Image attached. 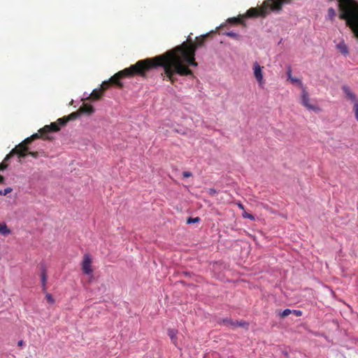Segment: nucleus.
I'll return each mask as SVG.
<instances>
[{
  "mask_svg": "<svg viewBox=\"0 0 358 358\" xmlns=\"http://www.w3.org/2000/svg\"><path fill=\"white\" fill-rule=\"evenodd\" d=\"M206 38V36L196 37L195 42H193L189 36L187 41L180 45L162 55L147 58L145 62L155 69L163 67L164 72L162 76L164 79L166 78L172 84L177 81L176 74L180 76H194L193 71L189 67L198 66L195 60V52L197 48L203 45Z\"/></svg>",
  "mask_w": 358,
  "mask_h": 358,
  "instance_id": "nucleus-1",
  "label": "nucleus"
},
{
  "mask_svg": "<svg viewBox=\"0 0 358 358\" xmlns=\"http://www.w3.org/2000/svg\"><path fill=\"white\" fill-rule=\"evenodd\" d=\"M146 61L147 59L139 60L135 64L131 65L129 67L118 71L111 76L108 80L103 81L101 85L100 90H102V92H104L111 84H114L118 87L122 88L123 87V84L120 82V80L126 77L131 78L135 76H138L145 78L147 72L155 69L154 66H150L148 63L145 62Z\"/></svg>",
  "mask_w": 358,
  "mask_h": 358,
  "instance_id": "nucleus-2",
  "label": "nucleus"
},
{
  "mask_svg": "<svg viewBox=\"0 0 358 358\" xmlns=\"http://www.w3.org/2000/svg\"><path fill=\"white\" fill-rule=\"evenodd\" d=\"M94 112L92 106L90 104H84L76 112L71 113L68 116L59 118L56 122H52L49 125H45L38 130L41 138L43 140H51V138L48 135L50 132L59 131L62 127H64L70 120H74L78 118L82 113L91 115Z\"/></svg>",
  "mask_w": 358,
  "mask_h": 358,
  "instance_id": "nucleus-3",
  "label": "nucleus"
},
{
  "mask_svg": "<svg viewBox=\"0 0 358 358\" xmlns=\"http://www.w3.org/2000/svg\"><path fill=\"white\" fill-rule=\"evenodd\" d=\"M41 138V134L38 133L32 134L31 136L25 138L22 143L13 148L10 152L6 155L3 161L0 164V171L7 168L6 162L14 155H17L20 158H24L27 156L26 152L28 150V145L36 139Z\"/></svg>",
  "mask_w": 358,
  "mask_h": 358,
  "instance_id": "nucleus-4",
  "label": "nucleus"
},
{
  "mask_svg": "<svg viewBox=\"0 0 358 358\" xmlns=\"http://www.w3.org/2000/svg\"><path fill=\"white\" fill-rule=\"evenodd\" d=\"M270 6H266V0L264 1L262 6L259 8H250L247 10L245 15H243L242 17L250 18V17H266L269 11Z\"/></svg>",
  "mask_w": 358,
  "mask_h": 358,
  "instance_id": "nucleus-5",
  "label": "nucleus"
},
{
  "mask_svg": "<svg viewBox=\"0 0 358 358\" xmlns=\"http://www.w3.org/2000/svg\"><path fill=\"white\" fill-rule=\"evenodd\" d=\"M301 104L306 107L308 110H313L315 112H320L321 109L315 106L310 103V99L309 98V94L306 91L305 87H302V93H301Z\"/></svg>",
  "mask_w": 358,
  "mask_h": 358,
  "instance_id": "nucleus-6",
  "label": "nucleus"
},
{
  "mask_svg": "<svg viewBox=\"0 0 358 358\" xmlns=\"http://www.w3.org/2000/svg\"><path fill=\"white\" fill-rule=\"evenodd\" d=\"M292 0H266V6H270L272 11L279 12L284 4H289Z\"/></svg>",
  "mask_w": 358,
  "mask_h": 358,
  "instance_id": "nucleus-7",
  "label": "nucleus"
},
{
  "mask_svg": "<svg viewBox=\"0 0 358 358\" xmlns=\"http://www.w3.org/2000/svg\"><path fill=\"white\" fill-rule=\"evenodd\" d=\"M348 26L358 38V13L352 11L350 15H348V22H346Z\"/></svg>",
  "mask_w": 358,
  "mask_h": 358,
  "instance_id": "nucleus-8",
  "label": "nucleus"
},
{
  "mask_svg": "<svg viewBox=\"0 0 358 358\" xmlns=\"http://www.w3.org/2000/svg\"><path fill=\"white\" fill-rule=\"evenodd\" d=\"M263 67L259 64L255 62L253 64V71L255 79L257 80L259 86H262L264 84V80L263 76Z\"/></svg>",
  "mask_w": 358,
  "mask_h": 358,
  "instance_id": "nucleus-9",
  "label": "nucleus"
},
{
  "mask_svg": "<svg viewBox=\"0 0 358 358\" xmlns=\"http://www.w3.org/2000/svg\"><path fill=\"white\" fill-rule=\"evenodd\" d=\"M91 264L92 259L90 256L87 254L85 255L82 262V270L85 274L89 275L92 273L93 270Z\"/></svg>",
  "mask_w": 358,
  "mask_h": 358,
  "instance_id": "nucleus-10",
  "label": "nucleus"
},
{
  "mask_svg": "<svg viewBox=\"0 0 358 358\" xmlns=\"http://www.w3.org/2000/svg\"><path fill=\"white\" fill-rule=\"evenodd\" d=\"M342 90L348 99L350 100L354 106H358V99L356 94L347 85H343Z\"/></svg>",
  "mask_w": 358,
  "mask_h": 358,
  "instance_id": "nucleus-11",
  "label": "nucleus"
},
{
  "mask_svg": "<svg viewBox=\"0 0 358 358\" xmlns=\"http://www.w3.org/2000/svg\"><path fill=\"white\" fill-rule=\"evenodd\" d=\"M103 94V92H102V90L95 89L92 91V92L90 94V96L87 98V99H92L93 101L99 100L102 97Z\"/></svg>",
  "mask_w": 358,
  "mask_h": 358,
  "instance_id": "nucleus-12",
  "label": "nucleus"
},
{
  "mask_svg": "<svg viewBox=\"0 0 358 358\" xmlns=\"http://www.w3.org/2000/svg\"><path fill=\"white\" fill-rule=\"evenodd\" d=\"M177 333L178 331L173 329H168V335L171 339L172 343L176 345H177Z\"/></svg>",
  "mask_w": 358,
  "mask_h": 358,
  "instance_id": "nucleus-13",
  "label": "nucleus"
},
{
  "mask_svg": "<svg viewBox=\"0 0 358 358\" xmlns=\"http://www.w3.org/2000/svg\"><path fill=\"white\" fill-rule=\"evenodd\" d=\"M338 50L344 55H348V48L344 42H341L336 45Z\"/></svg>",
  "mask_w": 358,
  "mask_h": 358,
  "instance_id": "nucleus-14",
  "label": "nucleus"
},
{
  "mask_svg": "<svg viewBox=\"0 0 358 358\" xmlns=\"http://www.w3.org/2000/svg\"><path fill=\"white\" fill-rule=\"evenodd\" d=\"M11 233V231L8 228L4 222H0V234L6 236Z\"/></svg>",
  "mask_w": 358,
  "mask_h": 358,
  "instance_id": "nucleus-15",
  "label": "nucleus"
},
{
  "mask_svg": "<svg viewBox=\"0 0 358 358\" xmlns=\"http://www.w3.org/2000/svg\"><path fill=\"white\" fill-rule=\"evenodd\" d=\"M41 282H42L43 289L45 290V289H46V282H47V273H46L45 268H43V270L41 271Z\"/></svg>",
  "mask_w": 358,
  "mask_h": 358,
  "instance_id": "nucleus-16",
  "label": "nucleus"
},
{
  "mask_svg": "<svg viewBox=\"0 0 358 358\" xmlns=\"http://www.w3.org/2000/svg\"><path fill=\"white\" fill-rule=\"evenodd\" d=\"M243 15H239L237 17H231L228 19V22L230 23H239V24H243V20L244 17H242Z\"/></svg>",
  "mask_w": 358,
  "mask_h": 358,
  "instance_id": "nucleus-17",
  "label": "nucleus"
},
{
  "mask_svg": "<svg viewBox=\"0 0 358 358\" xmlns=\"http://www.w3.org/2000/svg\"><path fill=\"white\" fill-rule=\"evenodd\" d=\"M225 35L229 37L233 38L236 40L240 39V35L234 31H228V32L225 33Z\"/></svg>",
  "mask_w": 358,
  "mask_h": 358,
  "instance_id": "nucleus-18",
  "label": "nucleus"
},
{
  "mask_svg": "<svg viewBox=\"0 0 358 358\" xmlns=\"http://www.w3.org/2000/svg\"><path fill=\"white\" fill-rule=\"evenodd\" d=\"M236 327H242L247 329L248 327V323L243 320L236 321Z\"/></svg>",
  "mask_w": 358,
  "mask_h": 358,
  "instance_id": "nucleus-19",
  "label": "nucleus"
},
{
  "mask_svg": "<svg viewBox=\"0 0 358 358\" xmlns=\"http://www.w3.org/2000/svg\"><path fill=\"white\" fill-rule=\"evenodd\" d=\"M223 323L226 325H230L231 327H236V322L231 320L224 319L223 320Z\"/></svg>",
  "mask_w": 358,
  "mask_h": 358,
  "instance_id": "nucleus-20",
  "label": "nucleus"
},
{
  "mask_svg": "<svg viewBox=\"0 0 358 358\" xmlns=\"http://www.w3.org/2000/svg\"><path fill=\"white\" fill-rule=\"evenodd\" d=\"M199 221H200V218L199 217H189L187 220V224H192V223L199 222Z\"/></svg>",
  "mask_w": 358,
  "mask_h": 358,
  "instance_id": "nucleus-21",
  "label": "nucleus"
},
{
  "mask_svg": "<svg viewBox=\"0 0 358 358\" xmlns=\"http://www.w3.org/2000/svg\"><path fill=\"white\" fill-rule=\"evenodd\" d=\"M291 313H292V310H290V309H285L281 313H280V317H285L287 316H288L289 315H290Z\"/></svg>",
  "mask_w": 358,
  "mask_h": 358,
  "instance_id": "nucleus-22",
  "label": "nucleus"
},
{
  "mask_svg": "<svg viewBox=\"0 0 358 358\" xmlns=\"http://www.w3.org/2000/svg\"><path fill=\"white\" fill-rule=\"evenodd\" d=\"M45 299L49 303L53 304L55 303L54 298L52 297V294L49 293L46 294Z\"/></svg>",
  "mask_w": 358,
  "mask_h": 358,
  "instance_id": "nucleus-23",
  "label": "nucleus"
},
{
  "mask_svg": "<svg viewBox=\"0 0 358 358\" xmlns=\"http://www.w3.org/2000/svg\"><path fill=\"white\" fill-rule=\"evenodd\" d=\"M242 215L244 218H248L251 220H255V216L252 215V214L246 213L245 211L243 213Z\"/></svg>",
  "mask_w": 358,
  "mask_h": 358,
  "instance_id": "nucleus-24",
  "label": "nucleus"
},
{
  "mask_svg": "<svg viewBox=\"0 0 358 358\" xmlns=\"http://www.w3.org/2000/svg\"><path fill=\"white\" fill-rule=\"evenodd\" d=\"M11 192H12V188L11 187H7V188L4 189L3 190H1L0 191V194L6 196V194H8V193H10Z\"/></svg>",
  "mask_w": 358,
  "mask_h": 358,
  "instance_id": "nucleus-25",
  "label": "nucleus"
},
{
  "mask_svg": "<svg viewBox=\"0 0 358 358\" xmlns=\"http://www.w3.org/2000/svg\"><path fill=\"white\" fill-rule=\"evenodd\" d=\"M291 80L292 83H298L299 85H300L301 86V88L303 87V85H302V83L301 81V80H299V78H294V77H292L290 78L289 79Z\"/></svg>",
  "mask_w": 358,
  "mask_h": 358,
  "instance_id": "nucleus-26",
  "label": "nucleus"
},
{
  "mask_svg": "<svg viewBox=\"0 0 358 358\" xmlns=\"http://www.w3.org/2000/svg\"><path fill=\"white\" fill-rule=\"evenodd\" d=\"M26 154H27V155H31L34 158H37L39 156V153L38 152H31V151L29 152V149L27 150Z\"/></svg>",
  "mask_w": 358,
  "mask_h": 358,
  "instance_id": "nucleus-27",
  "label": "nucleus"
},
{
  "mask_svg": "<svg viewBox=\"0 0 358 358\" xmlns=\"http://www.w3.org/2000/svg\"><path fill=\"white\" fill-rule=\"evenodd\" d=\"M335 14V10L333 8H329L328 9V15H329V17H334Z\"/></svg>",
  "mask_w": 358,
  "mask_h": 358,
  "instance_id": "nucleus-28",
  "label": "nucleus"
},
{
  "mask_svg": "<svg viewBox=\"0 0 358 358\" xmlns=\"http://www.w3.org/2000/svg\"><path fill=\"white\" fill-rule=\"evenodd\" d=\"M353 111L355 113V118L358 121V106H353Z\"/></svg>",
  "mask_w": 358,
  "mask_h": 358,
  "instance_id": "nucleus-29",
  "label": "nucleus"
},
{
  "mask_svg": "<svg viewBox=\"0 0 358 358\" xmlns=\"http://www.w3.org/2000/svg\"><path fill=\"white\" fill-rule=\"evenodd\" d=\"M292 313L297 317H300L302 315V311L300 310H292Z\"/></svg>",
  "mask_w": 358,
  "mask_h": 358,
  "instance_id": "nucleus-30",
  "label": "nucleus"
},
{
  "mask_svg": "<svg viewBox=\"0 0 358 358\" xmlns=\"http://www.w3.org/2000/svg\"><path fill=\"white\" fill-rule=\"evenodd\" d=\"M182 176L184 178H189L192 176V173L189 171H184Z\"/></svg>",
  "mask_w": 358,
  "mask_h": 358,
  "instance_id": "nucleus-31",
  "label": "nucleus"
},
{
  "mask_svg": "<svg viewBox=\"0 0 358 358\" xmlns=\"http://www.w3.org/2000/svg\"><path fill=\"white\" fill-rule=\"evenodd\" d=\"M287 76H288L289 79H290V78H292V71L290 69H289V70L287 71Z\"/></svg>",
  "mask_w": 358,
  "mask_h": 358,
  "instance_id": "nucleus-32",
  "label": "nucleus"
},
{
  "mask_svg": "<svg viewBox=\"0 0 358 358\" xmlns=\"http://www.w3.org/2000/svg\"><path fill=\"white\" fill-rule=\"evenodd\" d=\"M4 181V178L0 175V183H3Z\"/></svg>",
  "mask_w": 358,
  "mask_h": 358,
  "instance_id": "nucleus-33",
  "label": "nucleus"
},
{
  "mask_svg": "<svg viewBox=\"0 0 358 358\" xmlns=\"http://www.w3.org/2000/svg\"><path fill=\"white\" fill-rule=\"evenodd\" d=\"M238 206L241 209L244 210V206L242 203H239Z\"/></svg>",
  "mask_w": 358,
  "mask_h": 358,
  "instance_id": "nucleus-34",
  "label": "nucleus"
},
{
  "mask_svg": "<svg viewBox=\"0 0 358 358\" xmlns=\"http://www.w3.org/2000/svg\"><path fill=\"white\" fill-rule=\"evenodd\" d=\"M18 346H22L23 345V341H20L17 343Z\"/></svg>",
  "mask_w": 358,
  "mask_h": 358,
  "instance_id": "nucleus-35",
  "label": "nucleus"
}]
</instances>
